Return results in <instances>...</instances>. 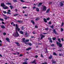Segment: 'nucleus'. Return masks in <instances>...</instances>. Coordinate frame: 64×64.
I'll list each match as a JSON object with an SVG mask.
<instances>
[{
    "instance_id": "obj_34",
    "label": "nucleus",
    "mask_w": 64,
    "mask_h": 64,
    "mask_svg": "<svg viewBox=\"0 0 64 64\" xmlns=\"http://www.w3.org/2000/svg\"><path fill=\"white\" fill-rule=\"evenodd\" d=\"M17 0H13V1L14 2H17Z\"/></svg>"
},
{
    "instance_id": "obj_30",
    "label": "nucleus",
    "mask_w": 64,
    "mask_h": 64,
    "mask_svg": "<svg viewBox=\"0 0 64 64\" xmlns=\"http://www.w3.org/2000/svg\"><path fill=\"white\" fill-rule=\"evenodd\" d=\"M49 11H50V9H48V10L46 11V12L48 13L49 12Z\"/></svg>"
},
{
    "instance_id": "obj_12",
    "label": "nucleus",
    "mask_w": 64,
    "mask_h": 64,
    "mask_svg": "<svg viewBox=\"0 0 64 64\" xmlns=\"http://www.w3.org/2000/svg\"><path fill=\"white\" fill-rule=\"evenodd\" d=\"M31 22L32 23V24H33L35 25V22H34V21L33 20H31Z\"/></svg>"
},
{
    "instance_id": "obj_27",
    "label": "nucleus",
    "mask_w": 64,
    "mask_h": 64,
    "mask_svg": "<svg viewBox=\"0 0 64 64\" xmlns=\"http://www.w3.org/2000/svg\"><path fill=\"white\" fill-rule=\"evenodd\" d=\"M10 8L11 9H12L13 8V7L12 6H10Z\"/></svg>"
},
{
    "instance_id": "obj_40",
    "label": "nucleus",
    "mask_w": 64,
    "mask_h": 64,
    "mask_svg": "<svg viewBox=\"0 0 64 64\" xmlns=\"http://www.w3.org/2000/svg\"><path fill=\"white\" fill-rule=\"evenodd\" d=\"M61 31L62 32L63 31V29L62 28H61Z\"/></svg>"
},
{
    "instance_id": "obj_44",
    "label": "nucleus",
    "mask_w": 64,
    "mask_h": 64,
    "mask_svg": "<svg viewBox=\"0 0 64 64\" xmlns=\"http://www.w3.org/2000/svg\"><path fill=\"white\" fill-rule=\"evenodd\" d=\"M3 34L4 35H6V33L5 32H4Z\"/></svg>"
},
{
    "instance_id": "obj_10",
    "label": "nucleus",
    "mask_w": 64,
    "mask_h": 64,
    "mask_svg": "<svg viewBox=\"0 0 64 64\" xmlns=\"http://www.w3.org/2000/svg\"><path fill=\"white\" fill-rule=\"evenodd\" d=\"M6 41H8V42H10V41H9L10 40L9 39V38H6Z\"/></svg>"
},
{
    "instance_id": "obj_20",
    "label": "nucleus",
    "mask_w": 64,
    "mask_h": 64,
    "mask_svg": "<svg viewBox=\"0 0 64 64\" xmlns=\"http://www.w3.org/2000/svg\"><path fill=\"white\" fill-rule=\"evenodd\" d=\"M58 41L60 42V43H61V40L60 39V38H58Z\"/></svg>"
},
{
    "instance_id": "obj_15",
    "label": "nucleus",
    "mask_w": 64,
    "mask_h": 64,
    "mask_svg": "<svg viewBox=\"0 0 64 64\" xmlns=\"http://www.w3.org/2000/svg\"><path fill=\"white\" fill-rule=\"evenodd\" d=\"M52 57H53V56L52 55H50L49 57V58L50 59L52 58Z\"/></svg>"
},
{
    "instance_id": "obj_35",
    "label": "nucleus",
    "mask_w": 64,
    "mask_h": 64,
    "mask_svg": "<svg viewBox=\"0 0 64 64\" xmlns=\"http://www.w3.org/2000/svg\"><path fill=\"white\" fill-rule=\"evenodd\" d=\"M56 39V38H52V40H55Z\"/></svg>"
},
{
    "instance_id": "obj_52",
    "label": "nucleus",
    "mask_w": 64,
    "mask_h": 64,
    "mask_svg": "<svg viewBox=\"0 0 64 64\" xmlns=\"http://www.w3.org/2000/svg\"><path fill=\"white\" fill-rule=\"evenodd\" d=\"M48 24H49L50 25H51V22H48Z\"/></svg>"
},
{
    "instance_id": "obj_3",
    "label": "nucleus",
    "mask_w": 64,
    "mask_h": 64,
    "mask_svg": "<svg viewBox=\"0 0 64 64\" xmlns=\"http://www.w3.org/2000/svg\"><path fill=\"white\" fill-rule=\"evenodd\" d=\"M56 42L57 45H58L59 47L61 48V47H62V45L61 44H60V42H58L57 41Z\"/></svg>"
},
{
    "instance_id": "obj_38",
    "label": "nucleus",
    "mask_w": 64,
    "mask_h": 64,
    "mask_svg": "<svg viewBox=\"0 0 64 64\" xmlns=\"http://www.w3.org/2000/svg\"><path fill=\"white\" fill-rule=\"evenodd\" d=\"M27 33H26L25 34V35L26 36V37H28V35H27Z\"/></svg>"
},
{
    "instance_id": "obj_47",
    "label": "nucleus",
    "mask_w": 64,
    "mask_h": 64,
    "mask_svg": "<svg viewBox=\"0 0 64 64\" xmlns=\"http://www.w3.org/2000/svg\"><path fill=\"white\" fill-rule=\"evenodd\" d=\"M7 14H11V13H10V12H7Z\"/></svg>"
},
{
    "instance_id": "obj_28",
    "label": "nucleus",
    "mask_w": 64,
    "mask_h": 64,
    "mask_svg": "<svg viewBox=\"0 0 64 64\" xmlns=\"http://www.w3.org/2000/svg\"><path fill=\"white\" fill-rule=\"evenodd\" d=\"M19 15V14H16L14 15V16H17L18 15Z\"/></svg>"
},
{
    "instance_id": "obj_13",
    "label": "nucleus",
    "mask_w": 64,
    "mask_h": 64,
    "mask_svg": "<svg viewBox=\"0 0 64 64\" xmlns=\"http://www.w3.org/2000/svg\"><path fill=\"white\" fill-rule=\"evenodd\" d=\"M1 6L2 7H4L5 6V4H2Z\"/></svg>"
},
{
    "instance_id": "obj_14",
    "label": "nucleus",
    "mask_w": 64,
    "mask_h": 64,
    "mask_svg": "<svg viewBox=\"0 0 64 64\" xmlns=\"http://www.w3.org/2000/svg\"><path fill=\"white\" fill-rule=\"evenodd\" d=\"M44 20L45 22H46V23L47 22V20H46V18H44Z\"/></svg>"
},
{
    "instance_id": "obj_7",
    "label": "nucleus",
    "mask_w": 64,
    "mask_h": 64,
    "mask_svg": "<svg viewBox=\"0 0 64 64\" xmlns=\"http://www.w3.org/2000/svg\"><path fill=\"white\" fill-rule=\"evenodd\" d=\"M52 64H53L54 63V64H56V61H54V60H52Z\"/></svg>"
},
{
    "instance_id": "obj_6",
    "label": "nucleus",
    "mask_w": 64,
    "mask_h": 64,
    "mask_svg": "<svg viewBox=\"0 0 64 64\" xmlns=\"http://www.w3.org/2000/svg\"><path fill=\"white\" fill-rule=\"evenodd\" d=\"M46 9H47L46 7V6H44V7L43 8V10L44 11H46Z\"/></svg>"
},
{
    "instance_id": "obj_29",
    "label": "nucleus",
    "mask_w": 64,
    "mask_h": 64,
    "mask_svg": "<svg viewBox=\"0 0 64 64\" xmlns=\"http://www.w3.org/2000/svg\"><path fill=\"white\" fill-rule=\"evenodd\" d=\"M53 55L56 56L57 55V54H56V53L55 52H54L53 54Z\"/></svg>"
},
{
    "instance_id": "obj_25",
    "label": "nucleus",
    "mask_w": 64,
    "mask_h": 64,
    "mask_svg": "<svg viewBox=\"0 0 64 64\" xmlns=\"http://www.w3.org/2000/svg\"><path fill=\"white\" fill-rule=\"evenodd\" d=\"M18 22V23H22V20H18L17 21Z\"/></svg>"
},
{
    "instance_id": "obj_59",
    "label": "nucleus",
    "mask_w": 64,
    "mask_h": 64,
    "mask_svg": "<svg viewBox=\"0 0 64 64\" xmlns=\"http://www.w3.org/2000/svg\"><path fill=\"white\" fill-rule=\"evenodd\" d=\"M5 19H6V20H7V18L6 17V18H4Z\"/></svg>"
},
{
    "instance_id": "obj_55",
    "label": "nucleus",
    "mask_w": 64,
    "mask_h": 64,
    "mask_svg": "<svg viewBox=\"0 0 64 64\" xmlns=\"http://www.w3.org/2000/svg\"><path fill=\"white\" fill-rule=\"evenodd\" d=\"M42 64H47L46 62H44V63H42Z\"/></svg>"
},
{
    "instance_id": "obj_45",
    "label": "nucleus",
    "mask_w": 64,
    "mask_h": 64,
    "mask_svg": "<svg viewBox=\"0 0 64 64\" xmlns=\"http://www.w3.org/2000/svg\"><path fill=\"white\" fill-rule=\"evenodd\" d=\"M39 19V18H37L36 19V21H37V20H38Z\"/></svg>"
},
{
    "instance_id": "obj_1",
    "label": "nucleus",
    "mask_w": 64,
    "mask_h": 64,
    "mask_svg": "<svg viewBox=\"0 0 64 64\" xmlns=\"http://www.w3.org/2000/svg\"><path fill=\"white\" fill-rule=\"evenodd\" d=\"M13 36L15 37H18L19 36V34L18 33V30H16V32L15 34H13Z\"/></svg>"
},
{
    "instance_id": "obj_63",
    "label": "nucleus",
    "mask_w": 64,
    "mask_h": 64,
    "mask_svg": "<svg viewBox=\"0 0 64 64\" xmlns=\"http://www.w3.org/2000/svg\"><path fill=\"white\" fill-rule=\"evenodd\" d=\"M13 26H15V24H13Z\"/></svg>"
},
{
    "instance_id": "obj_32",
    "label": "nucleus",
    "mask_w": 64,
    "mask_h": 64,
    "mask_svg": "<svg viewBox=\"0 0 64 64\" xmlns=\"http://www.w3.org/2000/svg\"><path fill=\"white\" fill-rule=\"evenodd\" d=\"M0 21H4V20L3 19L0 18Z\"/></svg>"
},
{
    "instance_id": "obj_24",
    "label": "nucleus",
    "mask_w": 64,
    "mask_h": 64,
    "mask_svg": "<svg viewBox=\"0 0 64 64\" xmlns=\"http://www.w3.org/2000/svg\"><path fill=\"white\" fill-rule=\"evenodd\" d=\"M49 41L51 43H52L53 42V41L52 40V39L51 38H50V40Z\"/></svg>"
},
{
    "instance_id": "obj_4",
    "label": "nucleus",
    "mask_w": 64,
    "mask_h": 64,
    "mask_svg": "<svg viewBox=\"0 0 64 64\" xmlns=\"http://www.w3.org/2000/svg\"><path fill=\"white\" fill-rule=\"evenodd\" d=\"M40 36H41V38H40V39H42L43 38H44V37H45V36L43 35L42 34H40Z\"/></svg>"
},
{
    "instance_id": "obj_53",
    "label": "nucleus",
    "mask_w": 64,
    "mask_h": 64,
    "mask_svg": "<svg viewBox=\"0 0 64 64\" xmlns=\"http://www.w3.org/2000/svg\"><path fill=\"white\" fill-rule=\"evenodd\" d=\"M28 14H24V16H26H26H28Z\"/></svg>"
},
{
    "instance_id": "obj_41",
    "label": "nucleus",
    "mask_w": 64,
    "mask_h": 64,
    "mask_svg": "<svg viewBox=\"0 0 64 64\" xmlns=\"http://www.w3.org/2000/svg\"><path fill=\"white\" fill-rule=\"evenodd\" d=\"M51 28H52V29H53V28H54V26H53V25H52L51 26Z\"/></svg>"
},
{
    "instance_id": "obj_54",
    "label": "nucleus",
    "mask_w": 64,
    "mask_h": 64,
    "mask_svg": "<svg viewBox=\"0 0 64 64\" xmlns=\"http://www.w3.org/2000/svg\"><path fill=\"white\" fill-rule=\"evenodd\" d=\"M35 27L36 28H38V26H35Z\"/></svg>"
},
{
    "instance_id": "obj_23",
    "label": "nucleus",
    "mask_w": 64,
    "mask_h": 64,
    "mask_svg": "<svg viewBox=\"0 0 64 64\" xmlns=\"http://www.w3.org/2000/svg\"><path fill=\"white\" fill-rule=\"evenodd\" d=\"M36 10L38 12H39V9L38 8H36Z\"/></svg>"
},
{
    "instance_id": "obj_9",
    "label": "nucleus",
    "mask_w": 64,
    "mask_h": 64,
    "mask_svg": "<svg viewBox=\"0 0 64 64\" xmlns=\"http://www.w3.org/2000/svg\"><path fill=\"white\" fill-rule=\"evenodd\" d=\"M32 49V48L31 47H29L28 48H27L26 50H27L28 51H29V50H31Z\"/></svg>"
},
{
    "instance_id": "obj_61",
    "label": "nucleus",
    "mask_w": 64,
    "mask_h": 64,
    "mask_svg": "<svg viewBox=\"0 0 64 64\" xmlns=\"http://www.w3.org/2000/svg\"><path fill=\"white\" fill-rule=\"evenodd\" d=\"M47 20H49L50 19V18H47Z\"/></svg>"
},
{
    "instance_id": "obj_48",
    "label": "nucleus",
    "mask_w": 64,
    "mask_h": 64,
    "mask_svg": "<svg viewBox=\"0 0 64 64\" xmlns=\"http://www.w3.org/2000/svg\"><path fill=\"white\" fill-rule=\"evenodd\" d=\"M41 56L42 57V58H43V56L42 55V54H41Z\"/></svg>"
},
{
    "instance_id": "obj_37",
    "label": "nucleus",
    "mask_w": 64,
    "mask_h": 64,
    "mask_svg": "<svg viewBox=\"0 0 64 64\" xmlns=\"http://www.w3.org/2000/svg\"><path fill=\"white\" fill-rule=\"evenodd\" d=\"M28 45H30V46H31V45H32V44L31 43H29L28 44Z\"/></svg>"
},
{
    "instance_id": "obj_22",
    "label": "nucleus",
    "mask_w": 64,
    "mask_h": 64,
    "mask_svg": "<svg viewBox=\"0 0 64 64\" xmlns=\"http://www.w3.org/2000/svg\"><path fill=\"white\" fill-rule=\"evenodd\" d=\"M35 62H36V60H34L32 62H31V63H35Z\"/></svg>"
},
{
    "instance_id": "obj_31",
    "label": "nucleus",
    "mask_w": 64,
    "mask_h": 64,
    "mask_svg": "<svg viewBox=\"0 0 64 64\" xmlns=\"http://www.w3.org/2000/svg\"><path fill=\"white\" fill-rule=\"evenodd\" d=\"M25 41L26 42H28V41H29V40H28V39L26 40H25Z\"/></svg>"
},
{
    "instance_id": "obj_50",
    "label": "nucleus",
    "mask_w": 64,
    "mask_h": 64,
    "mask_svg": "<svg viewBox=\"0 0 64 64\" xmlns=\"http://www.w3.org/2000/svg\"><path fill=\"white\" fill-rule=\"evenodd\" d=\"M51 46H54V44H52L51 45Z\"/></svg>"
},
{
    "instance_id": "obj_33",
    "label": "nucleus",
    "mask_w": 64,
    "mask_h": 64,
    "mask_svg": "<svg viewBox=\"0 0 64 64\" xmlns=\"http://www.w3.org/2000/svg\"><path fill=\"white\" fill-rule=\"evenodd\" d=\"M21 29H22V30H24V27L23 26H22Z\"/></svg>"
},
{
    "instance_id": "obj_57",
    "label": "nucleus",
    "mask_w": 64,
    "mask_h": 64,
    "mask_svg": "<svg viewBox=\"0 0 64 64\" xmlns=\"http://www.w3.org/2000/svg\"><path fill=\"white\" fill-rule=\"evenodd\" d=\"M61 40H62V41H64V39H63V38H62L61 39Z\"/></svg>"
},
{
    "instance_id": "obj_17",
    "label": "nucleus",
    "mask_w": 64,
    "mask_h": 64,
    "mask_svg": "<svg viewBox=\"0 0 64 64\" xmlns=\"http://www.w3.org/2000/svg\"><path fill=\"white\" fill-rule=\"evenodd\" d=\"M20 33H21V34H24V32H22V31H20Z\"/></svg>"
},
{
    "instance_id": "obj_64",
    "label": "nucleus",
    "mask_w": 64,
    "mask_h": 64,
    "mask_svg": "<svg viewBox=\"0 0 64 64\" xmlns=\"http://www.w3.org/2000/svg\"><path fill=\"white\" fill-rule=\"evenodd\" d=\"M42 44L38 43V45H41Z\"/></svg>"
},
{
    "instance_id": "obj_56",
    "label": "nucleus",
    "mask_w": 64,
    "mask_h": 64,
    "mask_svg": "<svg viewBox=\"0 0 64 64\" xmlns=\"http://www.w3.org/2000/svg\"><path fill=\"white\" fill-rule=\"evenodd\" d=\"M35 38L34 37V36H31V38Z\"/></svg>"
},
{
    "instance_id": "obj_62",
    "label": "nucleus",
    "mask_w": 64,
    "mask_h": 64,
    "mask_svg": "<svg viewBox=\"0 0 64 64\" xmlns=\"http://www.w3.org/2000/svg\"><path fill=\"white\" fill-rule=\"evenodd\" d=\"M36 58H37L38 57V56L36 55L35 56Z\"/></svg>"
},
{
    "instance_id": "obj_26",
    "label": "nucleus",
    "mask_w": 64,
    "mask_h": 64,
    "mask_svg": "<svg viewBox=\"0 0 64 64\" xmlns=\"http://www.w3.org/2000/svg\"><path fill=\"white\" fill-rule=\"evenodd\" d=\"M8 6H6L4 8H3L4 9H8Z\"/></svg>"
},
{
    "instance_id": "obj_8",
    "label": "nucleus",
    "mask_w": 64,
    "mask_h": 64,
    "mask_svg": "<svg viewBox=\"0 0 64 64\" xmlns=\"http://www.w3.org/2000/svg\"><path fill=\"white\" fill-rule=\"evenodd\" d=\"M60 6H61L62 7H63V6L64 5V4L62 3V2H60Z\"/></svg>"
},
{
    "instance_id": "obj_51",
    "label": "nucleus",
    "mask_w": 64,
    "mask_h": 64,
    "mask_svg": "<svg viewBox=\"0 0 64 64\" xmlns=\"http://www.w3.org/2000/svg\"><path fill=\"white\" fill-rule=\"evenodd\" d=\"M48 52H48L47 50H46L45 52V53H48Z\"/></svg>"
},
{
    "instance_id": "obj_18",
    "label": "nucleus",
    "mask_w": 64,
    "mask_h": 64,
    "mask_svg": "<svg viewBox=\"0 0 64 64\" xmlns=\"http://www.w3.org/2000/svg\"><path fill=\"white\" fill-rule=\"evenodd\" d=\"M1 26V28H2V29H4V28H5V27L4 26Z\"/></svg>"
},
{
    "instance_id": "obj_19",
    "label": "nucleus",
    "mask_w": 64,
    "mask_h": 64,
    "mask_svg": "<svg viewBox=\"0 0 64 64\" xmlns=\"http://www.w3.org/2000/svg\"><path fill=\"white\" fill-rule=\"evenodd\" d=\"M53 31L54 33H55L56 34H57V32H56V30H55L54 29Z\"/></svg>"
},
{
    "instance_id": "obj_39",
    "label": "nucleus",
    "mask_w": 64,
    "mask_h": 64,
    "mask_svg": "<svg viewBox=\"0 0 64 64\" xmlns=\"http://www.w3.org/2000/svg\"><path fill=\"white\" fill-rule=\"evenodd\" d=\"M24 9H25L26 8H27V7H26V6H23L22 7Z\"/></svg>"
},
{
    "instance_id": "obj_21",
    "label": "nucleus",
    "mask_w": 64,
    "mask_h": 64,
    "mask_svg": "<svg viewBox=\"0 0 64 64\" xmlns=\"http://www.w3.org/2000/svg\"><path fill=\"white\" fill-rule=\"evenodd\" d=\"M22 41L24 42H25V38H24L22 39Z\"/></svg>"
},
{
    "instance_id": "obj_58",
    "label": "nucleus",
    "mask_w": 64,
    "mask_h": 64,
    "mask_svg": "<svg viewBox=\"0 0 64 64\" xmlns=\"http://www.w3.org/2000/svg\"><path fill=\"white\" fill-rule=\"evenodd\" d=\"M2 24H5V23H4V22H2Z\"/></svg>"
},
{
    "instance_id": "obj_5",
    "label": "nucleus",
    "mask_w": 64,
    "mask_h": 64,
    "mask_svg": "<svg viewBox=\"0 0 64 64\" xmlns=\"http://www.w3.org/2000/svg\"><path fill=\"white\" fill-rule=\"evenodd\" d=\"M15 43L18 46H20V44H19V43L18 42H15Z\"/></svg>"
},
{
    "instance_id": "obj_42",
    "label": "nucleus",
    "mask_w": 64,
    "mask_h": 64,
    "mask_svg": "<svg viewBox=\"0 0 64 64\" xmlns=\"http://www.w3.org/2000/svg\"><path fill=\"white\" fill-rule=\"evenodd\" d=\"M3 12L4 13V14H6V13H7V12L5 11H4Z\"/></svg>"
},
{
    "instance_id": "obj_11",
    "label": "nucleus",
    "mask_w": 64,
    "mask_h": 64,
    "mask_svg": "<svg viewBox=\"0 0 64 64\" xmlns=\"http://www.w3.org/2000/svg\"><path fill=\"white\" fill-rule=\"evenodd\" d=\"M42 4V3H39V4L38 5V7H40L41 6V5Z\"/></svg>"
},
{
    "instance_id": "obj_43",
    "label": "nucleus",
    "mask_w": 64,
    "mask_h": 64,
    "mask_svg": "<svg viewBox=\"0 0 64 64\" xmlns=\"http://www.w3.org/2000/svg\"><path fill=\"white\" fill-rule=\"evenodd\" d=\"M63 25H64V23L62 22L61 25V26H63Z\"/></svg>"
},
{
    "instance_id": "obj_46",
    "label": "nucleus",
    "mask_w": 64,
    "mask_h": 64,
    "mask_svg": "<svg viewBox=\"0 0 64 64\" xmlns=\"http://www.w3.org/2000/svg\"><path fill=\"white\" fill-rule=\"evenodd\" d=\"M20 1L22 2H25V1H24L23 0H20Z\"/></svg>"
},
{
    "instance_id": "obj_60",
    "label": "nucleus",
    "mask_w": 64,
    "mask_h": 64,
    "mask_svg": "<svg viewBox=\"0 0 64 64\" xmlns=\"http://www.w3.org/2000/svg\"><path fill=\"white\" fill-rule=\"evenodd\" d=\"M35 8H36V7L35 6L33 8V9H35Z\"/></svg>"
},
{
    "instance_id": "obj_2",
    "label": "nucleus",
    "mask_w": 64,
    "mask_h": 64,
    "mask_svg": "<svg viewBox=\"0 0 64 64\" xmlns=\"http://www.w3.org/2000/svg\"><path fill=\"white\" fill-rule=\"evenodd\" d=\"M16 27L15 28L16 30H18V32L20 31V28H19V26H18V24H16Z\"/></svg>"
},
{
    "instance_id": "obj_16",
    "label": "nucleus",
    "mask_w": 64,
    "mask_h": 64,
    "mask_svg": "<svg viewBox=\"0 0 64 64\" xmlns=\"http://www.w3.org/2000/svg\"><path fill=\"white\" fill-rule=\"evenodd\" d=\"M6 4H7V5H12L9 2L6 3Z\"/></svg>"
},
{
    "instance_id": "obj_49",
    "label": "nucleus",
    "mask_w": 64,
    "mask_h": 64,
    "mask_svg": "<svg viewBox=\"0 0 64 64\" xmlns=\"http://www.w3.org/2000/svg\"><path fill=\"white\" fill-rule=\"evenodd\" d=\"M21 56H23V54H20V56L21 57Z\"/></svg>"
},
{
    "instance_id": "obj_36",
    "label": "nucleus",
    "mask_w": 64,
    "mask_h": 64,
    "mask_svg": "<svg viewBox=\"0 0 64 64\" xmlns=\"http://www.w3.org/2000/svg\"><path fill=\"white\" fill-rule=\"evenodd\" d=\"M49 30V28H46L45 29V30H46V31H47V30Z\"/></svg>"
}]
</instances>
